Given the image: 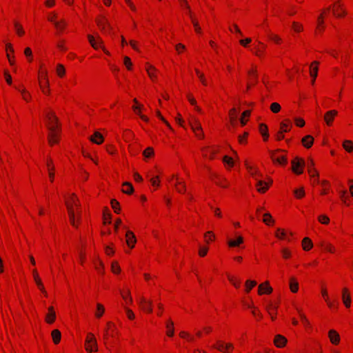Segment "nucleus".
<instances>
[{"mask_svg":"<svg viewBox=\"0 0 353 353\" xmlns=\"http://www.w3.org/2000/svg\"><path fill=\"white\" fill-rule=\"evenodd\" d=\"M246 166H247V168L250 170L251 174L254 177H255V179L256 180V185L257 187V190L261 193L265 192L268 189L269 185L267 183L264 182L263 181L258 179L256 177V175L261 176V174L259 172L258 170H254V172H252V168L250 166H249L248 165H246Z\"/></svg>","mask_w":353,"mask_h":353,"instance_id":"obj_1","label":"nucleus"},{"mask_svg":"<svg viewBox=\"0 0 353 353\" xmlns=\"http://www.w3.org/2000/svg\"><path fill=\"white\" fill-rule=\"evenodd\" d=\"M86 350L88 352H91L92 351H97V341L94 335L91 333H89L87 336L86 340Z\"/></svg>","mask_w":353,"mask_h":353,"instance_id":"obj_2","label":"nucleus"},{"mask_svg":"<svg viewBox=\"0 0 353 353\" xmlns=\"http://www.w3.org/2000/svg\"><path fill=\"white\" fill-rule=\"evenodd\" d=\"M292 171L297 174H300L303 172L302 168L305 165V161L302 159L296 157L292 160Z\"/></svg>","mask_w":353,"mask_h":353,"instance_id":"obj_3","label":"nucleus"},{"mask_svg":"<svg viewBox=\"0 0 353 353\" xmlns=\"http://www.w3.org/2000/svg\"><path fill=\"white\" fill-rule=\"evenodd\" d=\"M214 348L219 350L222 352H228L230 350L234 348V346L230 343H225L223 341H218L216 345L214 346Z\"/></svg>","mask_w":353,"mask_h":353,"instance_id":"obj_4","label":"nucleus"},{"mask_svg":"<svg viewBox=\"0 0 353 353\" xmlns=\"http://www.w3.org/2000/svg\"><path fill=\"white\" fill-rule=\"evenodd\" d=\"M32 273H33L34 280L37 285L38 286L39 289L42 292V293H43V294L45 296H47V292L46 291V290L44 288V286L42 283L41 279L39 276V274H38L37 270H33Z\"/></svg>","mask_w":353,"mask_h":353,"instance_id":"obj_5","label":"nucleus"},{"mask_svg":"<svg viewBox=\"0 0 353 353\" xmlns=\"http://www.w3.org/2000/svg\"><path fill=\"white\" fill-rule=\"evenodd\" d=\"M46 118L48 119V128L50 129V126H54V132H56V128L57 127V122L58 119L57 117L55 116L54 112H50L46 115Z\"/></svg>","mask_w":353,"mask_h":353,"instance_id":"obj_6","label":"nucleus"},{"mask_svg":"<svg viewBox=\"0 0 353 353\" xmlns=\"http://www.w3.org/2000/svg\"><path fill=\"white\" fill-rule=\"evenodd\" d=\"M318 65H319V62L315 61L312 62L311 65H310V76L312 77V84L314 83L315 79L317 77V74H318Z\"/></svg>","mask_w":353,"mask_h":353,"instance_id":"obj_7","label":"nucleus"},{"mask_svg":"<svg viewBox=\"0 0 353 353\" xmlns=\"http://www.w3.org/2000/svg\"><path fill=\"white\" fill-rule=\"evenodd\" d=\"M328 336L330 342L334 345H337L340 342V336L334 330H330L328 332Z\"/></svg>","mask_w":353,"mask_h":353,"instance_id":"obj_8","label":"nucleus"},{"mask_svg":"<svg viewBox=\"0 0 353 353\" xmlns=\"http://www.w3.org/2000/svg\"><path fill=\"white\" fill-rule=\"evenodd\" d=\"M41 77L44 81V85H43L42 83H41V84H40L42 91L45 94H49V89H48L49 81H48V79L47 77V71L46 70L41 72Z\"/></svg>","mask_w":353,"mask_h":353,"instance_id":"obj_9","label":"nucleus"},{"mask_svg":"<svg viewBox=\"0 0 353 353\" xmlns=\"http://www.w3.org/2000/svg\"><path fill=\"white\" fill-rule=\"evenodd\" d=\"M88 39L91 46L94 49H97L98 48L101 47V45L103 43V41L99 37H97L96 39L93 36L89 34L88 35Z\"/></svg>","mask_w":353,"mask_h":353,"instance_id":"obj_10","label":"nucleus"},{"mask_svg":"<svg viewBox=\"0 0 353 353\" xmlns=\"http://www.w3.org/2000/svg\"><path fill=\"white\" fill-rule=\"evenodd\" d=\"M342 300L346 307H350L351 298L348 290L345 288L342 291Z\"/></svg>","mask_w":353,"mask_h":353,"instance_id":"obj_11","label":"nucleus"},{"mask_svg":"<svg viewBox=\"0 0 353 353\" xmlns=\"http://www.w3.org/2000/svg\"><path fill=\"white\" fill-rule=\"evenodd\" d=\"M126 243L129 247L132 248L137 241L136 237L132 232L127 231L125 234Z\"/></svg>","mask_w":353,"mask_h":353,"instance_id":"obj_12","label":"nucleus"},{"mask_svg":"<svg viewBox=\"0 0 353 353\" xmlns=\"http://www.w3.org/2000/svg\"><path fill=\"white\" fill-rule=\"evenodd\" d=\"M337 111L332 110L327 112L324 116V120L327 125H330L335 117L337 115Z\"/></svg>","mask_w":353,"mask_h":353,"instance_id":"obj_13","label":"nucleus"},{"mask_svg":"<svg viewBox=\"0 0 353 353\" xmlns=\"http://www.w3.org/2000/svg\"><path fill=\"white\" fill-rule=\"evenodd\" d=\"M139 303H140L141 308L143 310H145L148 312H152V309L151 307V305H152L151 301H148L145 298L141 297L140 299Z\"/></svg>","mask_w":353,"mask_h":353,"instance_id":"obj_14","label":"nucleus"},{"mask_svg":"<svg viewBox=\"0 0 353 353\" xmlns=\"http://www.w3.org/2000/svg\"><path fill=\"white\" fill-rule=\"evenodd\" d=\"M272 292V288L269 285L268 281L264 283L260 284L259 286V294H262L263 293L270 294Z\"/></svg>","mask_w":353,"mask_h":353,"instance_id":"obj_15","label":"nucleus"},{"mask_svg":"<svg viewBox=\"0 0 353 353\" xmlns=\"http://www.w3.org/2000/svg\"><path fill=\"white\" fill-rule=\"evenodd\" d=\"M97 23L102 31L105 32L106 27H108L110 30H112L110 24L105 17H103L101 19L97 20Z\"/></svg>","mask_w":353,"mask_h":353,"instance_id":"obj_16","label":"nucleus"},{"mask_svg":"<svg viewBox=\"0 0 353 353\" xmlns=\"http://www.w3.org/2000/svg\"><path fill=\"white\" fill-rule=\"evenodd\" d=\"M89 139L94 143L101 144L103 141V137L102 134L99 132H95L93 136H91Z\"/></svg>","mask_w":353,"mask_h":353,"instance_id":"obj_17","label":"nucleus"},{"mask_svg":"<svg viewBox=\"0 0 353 353\" xmlns=\"http://www.w3.org/2000/svg\"><path fill=\"white\" fill-rule=\"evenodd\" d=\"M243 242L242 236H238L236 239H228V245L230 248L239 247Z\"/></svg>","mask_w":353,"mask_h":353,"instance_id":"obj_18","label":"nucleus"},{"mask_svg":"<svg viewBox=\"0 0 353 353\" xmlns=\"http://www.w3.org/2000/svg\"><path fill=\"white\" fill-rule=\"evenodd\" d=\"M55 318H56V314L54 311V309L52 307H50L48 308V313L47 314V315L46 316V321L48 323L51 324L54 321Z\"/></svg>","mask_w":353,"mask_h":353,"instance_id":"obj_19","label":"nucleus"},{"mask_svg":"<svg viewBox=\"0 0 353 353\" xmlns=\"http://www.w3.org/2000/svg\"><path fill=\"white\" fill-rule=\"evenodd\" d=\"M50 133L48 136V141L50 144L52 145L53 143H55L57 142V134L56 132H54V126H50Z\"/></svg>","mask_w":353,"mask_h":353,"instance_id":"obj_20","label":"nucleus"},{"mask_svg":"<svg viewBox=\"0 0 353 353\" xmlns=\"http://www.w3.org/2000/svg\"><path fill=\"white\" fill-rule=\"evenodd\" d=\"M287 342V339L281 336V335H276L275 336V339H274V344L278 347H283L285 343Z\"/></svg>","mask_w":353,"mask_h":353,"instance_id":"obj_21","label":"nucleus"},{"mask_svg":"<svg viewBox=\"0 0 353 353\" xmlns=\"http://www.w3.org/2000/svg\"><path fill=\"white\" fill-rule=\"evenodd\" d=\"M314 142V139L310 135L304 137L302 139V143L306 148H310Z\"/></svg>","mask_w":353,"mask_h":353,"instance_id":"obj_22","label":"nucleus"},{"mask_svg":"<svg viewBox=\"0 0 353 353\" xmlns=\"http://www.w3.org/2000/svg\"><path fill=\"white\" fill-rule=\"evenodd\" d=\"M259 131L263 137V139L266 141L269 137L268 126L263 123L259 125Z\"/></svg>","mask_w":353,"mask_h":353,"instance_id":"obj_23","label":"nucleus"},{"mask_svg":"<svg viewBox=\"0 0 353 353\" xmlns=\"http://www.w3.org/2000/svg\"><path fill=\"white\" fill-rule=\"evenodd\" d=\"M123 188L122 189V192L125 194H130L134 192V188L132 185L129 182H125L123 184Z\"/></svg>","mask_w":353,"mask_h":353,"instance_id":"obj_24","label":"nucleus"},{"mask_svg":"<svg viewBox=\"0 0 353 353\" xmlns=\"http://www.w3.org/2000/svg\"><path fill=\"white\" fill-rule=\"evenodd\" d=\"M271 158L272 161L275 163H278L281 165H285L287 163V159L285 157L282 156L280 157H276L274 153L271 154Z\"/></svg>","mask_w":353,"mask_h":353,"instance_id":"obj_25","label":"nucleus"},{"mask_svg":"<svg viewBox=\"0 0 353 353\" xmlns=\"http://www.w3.org/2000/svg\"><path fill=\"white\" fill-rule=\"evenodd\" d=\"M190 124L194 132H196V131H201V125L196 119H194V121H190Z\"/></svg>","mask_w":353,"mask_h":353,"instance_id":"obj_26","label":"nucleus"},{"mask_svg":"<svg viewBox=\"0 0 353 353\" xmlns=\"http://www.w3.org/2000/svg\"><path fill=\"white\" fill-rule=\"evenodd\" d=\"M67 208H68V213H69V216H70L71 224L73 226H76V225H75V219H74V212L73 210V208H72V206L68 203H67Z\"/></svg>","mask_w":353,"mask_h":353,"instance_id":"obj_27","label":"nucleus"},{"mask_svg":"<svg viewBox=\"0 0 353 353\" xmlns=\"http://www.w3.org/2000/svg\"><path fill=\"white\" fill-rule=\"evenodd\" d=\"M61 332L58 330H54L52 332V337L55 344L59 343L61 340Z\"/></svg>","mask_w":353,"mask_h":353,"instance_id":"obj_28","label":"nucleus"},{"mask_svg":"<svg viewBox=\"0 0 353 353\" xmlns=\"http://www.w3.org/2000/svg\"><path fill=\"white\" fill-rule=\"evenodd\" d=\"M343 148L348 152L353 151V142L350 140H345L343 143Z\"/></svg>","mask_w":353,"mask_h":353,"instance_id":"obj_29","label":"nucleus"},{"mask_svg":"<svg viewBox=\"0 0 353 353\" xmlns=\"http://www.w3.org/2000/svg\"><path fill=\"white\" fill-rule=\"evenodd\" d=\"M54 26L58 32H61L66 26V22L65 20L61 19V21L55 22Z\"/></svg>","mask_w":353,"mask_h":353,"instance_id":"obj_30","label":"nucleus"},{"mask_svg":"<svg viewBox=\"0 0 353 353\" xmlns=\"http://www.w3.org/2000/svg\"><path fill=\"white\" fill-rule=\"evenodd\" d=\"M312 247V241L307 238L305 237L303 240V248L305 250H309Z\"/></svg>","mask_w":353,"mask_h":353,"instance_id":"obj_31","label":"nucleus"},{"mask_svg":"<svg viewBox=\"0 0 353 353\" xmlns=\"http://www.w3.org/2000/svg\"><path fill=\"white\" fill-rule=\"evenodd\" d=\"M174 323L171 320L168 321L166 324V327L168 329L167 335L168 336H172L174 335Z\"/></svg>","mask_w":353,"mask_h":353,"instance_id":"obj_32","label":"nucleus"},{"mask_svg":"<svg viewBox=\"0 0 353 353\" xmlns=\"http://www.w3.org/2000/svg\"><path fill=\"white\" fill-rule=\"evenodd\" d=\"M290 288L292 292H296L299 289V283L295 279L292 278L290 282Z\"/></svg>","mask_w":353,"mask_h":353,"instance_id":"obj_33","label":"nucleus"},{"mask_svg":"<svg viewBox=\"0 0 353 353\" xmlns=\"http://www.w3.org/2000/svg\"><path fill=\"white\" fill-rule=\"evenodd\" d=\"M263 221L266 225H270V223H273L274 221L272 219V216L270 213L267 212L263 214Z\"/></svg>","mask_w":353,"mask_h":353,"instance_id":"obj_34","label":"nucleus"},{"mask_svg":"<svg viewBox=\"0 0 353 353\" xmlns=\"http://www.w3.org/2000/svg\"><path fill=\"white\" fill-rule=\"evenodd\" d=\"M47 167H48V171H49V176H50L51 181H52L54 179L53 170H54V168L52 165V162L51 160H50L47 162Z\"/></svg>","mask_w":353,"mask_h":353,"instance_id":"obj_35","label":"nucleus"},{"mask_svg":"<svg viewBox=\"0 0 353 353\" xmlns=\"http://www.w3.org/2000/svg\"><path fill=\"white\" fill-rule=\"evenodd\" d=\"M294 194L297 199H301V198L303 197L305 195V191H304L303 188L301 187L299 189L294 190Z\"/></svg>","mask_w":353,"mask_h":353,"instance_id":"obj_36","label":"nucleus"},{"mask_svg":"<svg viewBox=\"0 0 353 353\" xmlns=\"http://www.w3.org/2000/svg\"><path fill=\"white\" fill-rule=\"evenodd\" d=\"M275 236L277 238L282 239L285 238L286 232H285L284 230H282L281 228H277L276 230V232H275Z\"/></svg>","mask_w":353,"mask_h":353,"instance_id":"obj_37","label":"nucleus"},{"mask_svg":"<svg viewBox=\"0 0 353 353\" xmlns=\"http://www.w3.org/2000/svg\"><path fill=\"white\" fill-rule=\"evenodd\" d=\"M111 205L114 212L119 213L120 211L119 203L116 199L111 200Z\"/></svg>","mask_w":353,"mask_h":353,"instance_id":"obj_38","label":"nucleus"},{"mask_svg":"<svg viewBox=\"0 0 353 353\" xmlns=\"http://www.w3.org/2000/svg\"><path fill=\"white\" fill-rule=\"evenodd\" d=\"M97 312L95 313V316L99 318V317H101L103 315V314L104 312V307L100 303H97Z\"/></svg>","mask_w":353,"mask_h":353,"instance_id":"obj_39","label":"nucleus"},{"mask_svg":"<svg viewBox=\"0 0 353 353\" xmlns=\"http://www.w3.org/2000/svg\"><path fill=\"white\" fill-rule=\"evenodd\" d=\"M281 105L276 102L272 103L270 105V110L274 113H278L281 110Z\"/></svg>","mask_w":353,"mask_h":353,"instance_id":"obj_40","label":"nucleus"},{"mask_svg":"<svg viewBox=\"0 0 353 353\" xmlns=\"http://www.w3.org/2000/svg\"><path fill=\"white\" fill-rule=\"evenodd\" d=\"M256 285V282L255 281H250V280H248L246 282H245V285H246V291L248 292H249L250 291V290L254 288L255 285Z\"/></svg>","mask_w":353,"mask_h":353,"instance_id":"obj_41","label":"nucleus"},{"mask_svg":"<svg viewBox=\"0 0 353 353\" xmlns=\"http://www.w3.org/2000/svg\"><path fill=\"white\" fill-rule=\"evenodd\" d=\"M143 154L145 158H149V157H152L154 154V150H153L152 148H150V147L147 148L143 151Z\"/></svg>","mask_w":353,"mask_h":353,"instance_id":"obj_42","label":"nucleus"},{"mask_svg":"<svg viewBox=\"0 0 353 353\" xmlns=\"http://www.w3.org/2000/svg\"><path fill=\"white\" fill-rule=\"evenodd\" d=\"M68 203L72 207L74 205L77 207H79V204L78 200L75 198L74 194L72 195V197L70 201H67L66 203Z\"/></svg>","mask_w":353,"mask_h":353,"instance_id":"obj_43","label":"nucleus"},{"mask_svg":"<svg viewBox=\"0 0 353 353\" xmlns=\"http://www.w3.org/2000/svg\"><path fill=\"white\" fill-rule=\"evenodd\" d=\"M57 73L59 77H63L65 74V68L63 65L59 64L57 68Z\"/></svg>","mask_w":353,"mask_h":353,"instance_id":"obj_44","label":"nucleus"},{"mask_svg":"<svg viewBox=\"0 0 353 353\" xmlns=\"http://www.w3.org/2000/svg\"><path fill=\"white\" fill-rule=\"evenodd\" d=\"M291 126H292L291 125H288V123H286L285 122H281V131H282L283 132H288L290 130Z\"/></svg>","mask_w":353,"mask_h":353,"instance_id":"obj_45","label":"nucleus"},{"mask_svg":"<svg viewBox=\"0 0 353 353\" xmlns=\"http://www.w3.org/2000/svg\"><path fill=\"white\" fill-rule=\"evenodd\" d=\"M123 63L128 70H131L132 63L130 59L128 57H124Z\"/></svg>","mask_w":353,"mask_h":353,"instance_id":"obj_46","label":"nucleus"},{"mask_svg":"<svg viewBox=\"0 0 353 353\" xmlns=\"http://www.w3.org/2000/svg\"><path fill=\"white\" fill-rule=\"evenodd\" d=\"M14 27H15L16 31H17V34L19 35H22V34H24L23 29L22 26L20 24H19L18 23L15 22L14 23Z\"/></svg>","mask_w":353,"mask_h":353,"instance_id":"obj_47","label":"nucleus"},{"mask_svg":"<svg viewBox=\"0 0 353 353\" xmlns=\"http://www.w3.org/2000/svg\"><path fill=\"white\" fill-rule=\"evenodd\" d=\"M190 17H191V18H192V23H193V25H194V28H195V31H196L197 33H200V32H201V28H200V26H199V25L198 21H197L196 19H194L192 16H190Z\"/></svg>","mask_w":353,"mask_h":353,"instance_id":"obj_48","label":"nucleus"},{"mask_svg":"<svg viewBox=\"0 0 353 353\" xmlns=\"http://www.w3.org/2000/svg\"><path fill=\"white\" fill-rule=\"evenodd\" d=\"M121 269L117 262H112V271L117 274L120 272Z\"/></svg>","mask_w":353,"mask_h":353,"instance_id":"obj_49","label":"nucleus"},{"mask_svg":"<svg viewBox=\"0 0 353 353\" xmlns=\"http://www.w3.org/2000/svg\"><path fill=\"white\" fill-rule=\"evenodd\" d=\"M223 161L225 163L229 165L231 167L234 165L233 159L231 157L225 156L223 159Z\"/></svg>","mask_w":353,"mask_h":353,"instance_id":"obj_50","label":"nucleus"},{"mask_svg":"<svg viewBox=\"0 0 353 353\" xmlns=\"http://www.w3.org/2000/svg\"><path fill=\"white\" fill-rule=\"evenodd\" d=\"M319 221L323 224H327L330 221V219L325 215H321L319 216Z\"/></svg>","mask_w":353,"mask_h":353,"instance_id":"obj_51","label":"nucleus"},{"mask_svg":"<svg viewBox=\"0 0 353 353\" xmlns=\"http://www.w3.org/2000/svg\"><path fill=\"white\" fill-rule=\"evenodd\" d=\"M188 100H189L190 103L192 105H195V109H196L198 112H201V108H199L198 106H196V103L195 99H194L193 97H192L191 96H188Z\"/></svg>","mask_w":353,"mask_h":353,"instance_id":"obj_52","label":"nucleus"},{"mask_svg":"<svg viewBox=\"0 0 353 353\" xmlns=\"http://www.w3.org/2000/svg\"><path fill=\"white\" fill-rule=\"evenodd\" d=\"M292 26H293L294 31H296V32H301L303 30L302 26L296 22H293Z\"/></svg>","mask_w":353,"mask_h":353,"instance_id":"obj_53","label":"nucleus"},{"mask_svg":"<svg viewBox=\"0 0 353 353\" xmlns=\"http://www.w3.org/2000/svg\"><path fill=\"white\" fill-rule=\"evenodd\" d=\"M269 37L271 40L274 41V42H276L277 43H280L281 41V38L276 34H269Z\"/></svg>","mask_w":353,"mask_h":353,"instance_id":"obj_54","label":"nucleus"},{"mask_svg":"<svg viewBox=\"0 0 353 353\" xmlns=\"http://www.w3.org/2000/svg\"><path fill=\"white\" fill-rule=\"evenodd\" d=\"M57 14H56V13H53V14H52L51 15H50V16L48 17V20H49L50 22L53 23V24H54V23H55V22L59 21L57 19Z\"/></svg>","mask_w":353,"mask_h":353,"instance_id":"obj_55","label":"nucleus"},{"mask_svg":"<svg viewBox=\"0 0 353 353\" xmlns=\"http://www.w3.org/2000/svg\"><path fill=\"white\" fill-rule=\"evenodd\" d=\"M151 70H155V68L152 66V65H149L147 68H146V70H147V72L149 75V77L151 78V79H153L154 77V75L153 74V73L151 72Z\"/></svg>","mask_w":353,"mask_h":353,"instance_id":"obj_56","label":"nucleus"},{"mask_svg":"<svg viewBox=\"0 0 353 353\" xmlns=\"http://www.w3.org/2000/svg\"><path fill=\"white\" fill-rule=\"evenodd\" d=\"M322 295L325 297L328 306L331 307L332 306V303L328 301L327 293L326 290H325V289L322 290Z\"/></svg>","mask_w":353,"mask_h":353,"instance_id":"obj_57","label":"nucleus"},{"mask_svg":"<svg viewBox=\"0 0 353 353\" xmlns=\"http://www.w3.org/2000/svg\"><path fill=\"white\" fill-rule=\"evenodd\" d=\"M295 123H296V125H298L299 127H303L305 125L304 120L301 118L295 119Z\"/></svg>","mask_w":353,"mask_h":353,"instance_id":"obj_58","label":"nucleus"},{"mask_svg":"<svg viewBox=\"0 0 353 353\" xmlns=\"http://www.w3.org/2000/svg\"><path fill=\"white\" fill-rule=\"evenodd\" d=\"M24 54L25 55L30 58V61H31V59H32V50L30 48H26L24 50Z\"/></svg>","mask_w":353,"mask_h":353,"instance_id":"obj_59","label":"nucleus"},{"mask_svg":"<svg viewBox=\"0 0 353 353\" xmlns=\"http://www.w3.org/2000/svg\"><path fill=\"white\" fill-rule=\"evenodd\" d=\"M205 237L206 239V242L208 243L209 241H211L212 240V237H214L212 232H208L205 234Z\"/></svg>","mask_w":353,"mask_h":353,"instance_id":"obj_60","label":"nucleus"},{"mask_svg":"<svg viewBox=\"0 0 353 353\" xmlns=\"http://www.w3.org/2000/svg\"><path fill=\"white\" fill-rule=\"evenodd\" d=\"M308 172H309L311 177H312V178L318 177L319 176V174H318L317 171L315 169L309 170Z\"/></svg>","mask_w":353,"mask_h":353,"instance_id":"obj_61","label":"nucleus"},{"mask_svg":"<svg viewBox=\"0 0 353 353\" xmlns=\"http://www.w3.org/2000/svg\"><path fill=\"white\" fill-rule=\"evenodd\" d=\"M4 74H5V78H6V80L7 83L10 85L12 83V77H11V76L6 71L5 72Z\"/></svg>","mask_w":353,"mask_h":353,"instance_id":"obj_62","label":"nucleus"},{"mask_svg":"<svg viewBox=\"0 0 353 353\" xmlns=\"http://www.w3.org/2000/svg\"><path fill=\"white\" fill-rule=\"evenodd\" d=\"M207 252H208L207 248H201L199 249V254L201 256H204L207 254Z\"/></svg>","mask_w":353,"mask_h":353,"instance_id":"obj_63","label":"nucleus"},{"mask_svg":"<svg viewBox=\"0 0 353 353\" xmlns=\"http://www.w3.org/2000/svg\"><path fill=\"white\" fill-rule=\"evenodd\" d=\"M126 313H127L128 317L130 319H133L134 318V314L133 312L131 310L126 309Z\"/></svg>","mask_w":353,"mask_h":353,"instance_id":"obj_64","label":"nucleus"}]
</instances>
